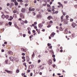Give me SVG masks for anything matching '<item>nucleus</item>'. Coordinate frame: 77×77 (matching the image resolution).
<instances>
[{"mask_svg":"<svg viewBox=\"0 0 77 77\" xmlns=\"http://www.w3.org/2000/svg\"><path fill=\"white\" fill-rule=\"evenodd\" d=\"M10 59L11 61H14V60H15V58L11 57H10Z\"/></svg>","mask_w":77,"mask_h":77,"instance_id":"nucleus-1","label":"nucleus"},{"mask_svg":"<svg viewBox=\"0 0 77 77\" xmlns=\"http://www.w3.org/2000/svg\"><path fill=\"white\" fill-rule=\"evenodd\" d=\"M5 71H6L8 73H9V74H12L13 73L12 71H9L6 69H5Z\"/></svg>","mask_w":77,"mask_h":77,"instance_id":"nucleus-2","label":"nucleus"},{"mask_svg":"<svg viewBox=\"0 0 77 77\" xmlns=\"http://www.w3.org/2000/svg\"><path fill=\"white\" fill-rule=\"evenodd\" d=\"M21 22H22L23 23H22V24H24V23L26 24H27L28 23V21H27V20H25L24 21L23 20H21Z\"/></svg>","mask_w":77,"mask_h":77,"instance_id":"nucleus-3","label":"nucleus"},{"mask_svg":"<svg viewBox=\"0 0 77 77\" xmlns=\"http://www.w3.org/2000/svg\"><path fill=\"white\" fill-rule=\"evenodd\" d=\"M48 63L49 65H51L52 64V61H51V59H50L48 61Z\"/></svg>","mask_w":77,"mask_h":77,"instance_id":"nucleus-4","label":"nucleus"},{"mask_svg":"<svg viewBox=\"0 0 77 77\" xmlns=\"http://www.w3.org/2000/svg\"><path fill=\"white\" fill-rule=\"evenodd\" d=\"M72 26L73 27V28H75V26H76V24L75 23H73L72 25Z\"/></svg>","mask_w":77,"mask_h":77,"instance_id":"nucleus-5","label":"nucleus"},{"mask_svg":"<svg viewBox=\"0 0 77 77\" xmlns=\"http://www.w3.org/2000/svg\"><path fill=\"white\" fill-rule=\"evenodd\" d=\"M20 16L22 18H24V16H23V14L21 13L20 14Z\"/></svg>","mask_w":77,"mask_h":77,"instance_id":"nucleus-6","label":"nucleus"},{"mask_svg":"<svg viewBox=\"0 0 77 77\" xmlns=\"http://www.w3.org/2000/svg\"><path fill=\"white\" fill-rule=\"evenodd\" d=\"M22 12H26V9L23 8L22 9L21 11Z\"/></svg>","mask_w":77,"mask_h":77,"instance_id":"nucleus-7","label":"nucleus"},{"mask_svg":"<svg viewBox=\"0 0 77 77\" xmlns=\"http://www.w3.org/2000/svg\"><path fill=\"white\" fill-rule=\"evenodd\" d=\"M14 5L15 6H17V5H18V3L17 2H16V0H14Z\"/></svg>","mask_w":77,"mask_h":77,"instance_id":"nucleus-8","label":"nucleus"},{"mask_svg":"<svg viewBox=\"0 0 77 77\" xmlns=\"http://www.w3.org/2000/svg\"><path fill=\"white\" fill-rule=\"evenodd\" d=\"M43 26V25H42V23H40L38 24V27H42Z\"/></svg>","mask_w":77,"mask_h":77,"instance_id":"nucleus-9","label":"nucleus"},{"mask_svg":"<svg viewBox=\"0 0 77 77\" xmlns=\"http://www.w3.org/2000/svg\"><path fill=\"white\" fill-rule=\"evenodd\" d=\"M63 16H62L61 17V20L62 22L63 21Z\"/></svg>","mask_w":77,"mask_h":77,"instance_id":"nucleus-10","label":"nucleus"},{"mask_svg":"<svg viewBox=\"0 0 77 77\" xmlns=\"http://www.w3.org/2000/svg\"><path fill=\"white\" fill-rule=\"evenodd\" d=\"M12 6H14V4L11 3L10 4V8H12Z\"/></svg>","mask_w":77,"mask_h":77,"instance_id":"nucleus-11","label":"nucleus"},{"mask_svg":"<svg viewBox=\"0 0 77 77\" xmlns=\"http://www.w3.org/2000/svg\"><path fill=\"white\" fill-rule=\"evenodd\" d=\"M22 59H23L24 60L23 62H25V61H26V60H25V57H24V56H23L22 57Z\"/></svg>","mask_w":77,"mask_h":77,"instance_id":"nucleus-12","label":"nucleus"},{"mask_svg":"<svg viewBox=\"0 0 77 77\" xmlns=\"http://www.w3.org/2000/svg\"><path fill=\"white\" fill-rule=\"evenodd\" d=\"M35 56V53L34 52H33V54L32 55V59H33V57H34Z\"/></svg>","mask_w":77,"mask_h":77,"instance_id":"nucleus-13","label":"nucleus"},{"mask_svg":"<svg viewBox=\"0 0 77 77\" xmlns=\"http://www.w3.org/2000/svg\"><path fill=\"white\" fill-rule=\"evenodd\" d=\"M21 50L22 51H26V49H24L23 48H21Z\"/></svg>","mask_w":77,"mask_h":77,"instance_id":"nucleus-14","label":"nucleus"},{"mask_svg":"<svg viewBox=\"0 0 77 77\" xmlns=\"http://www.w3.org/2000/svg\"><path fill=\"white\" fill-rule=\"evenodd\" d=\"M8 54H12L13 53L11 51H9V52H8Z\"/></svg>","mask_w":77,"mask_h":77,"instance_id":"nucleus-15","label":"nucleus"},{"mask_svg":"<svg viewBox=\"0 0 77 77\" xmlns=\"http://www.w3.org/2000/svg\"><path fill=\"white\" fill-rule=\"evenodd\" d=\"M2 18H5V15L3 14L2 16Z\"/></svg>","mask_w":77,"mask_h":77,"instance_id":"nucleus-16","label":"nucleus"},{"mask_svg":"<svg viewBox=\"0 0 77 77\" xmlns=\"http://www.w3.org/2000/svg\"><path fill=\"white\" fill-rule=\"evenodd\" d=\"M37 17L39 18H41V16L39 14L37 16Z\"/></svg>","mask_w":77,"mask_h":77,"instance_id":"nucleus-17","label":"nucleus"},{"mask_svg":"<svg viewBox=\"0 0 77 77\" xmlns=\"http://www.w3.org/2000/svg\"><path fill=\"white\" fill-rule=\"evenodd\" d=\"M51 16H49L47 18L49 20H50L51 19Z\"/></svg>","mask_w":77,"mask_h":77,"instance_id":"nucleus-18","label":"nucleus"},{"mask_svg":"<svg viewBox=\"0 0 77 77\" xmlns=\"http://www.w3.org/2000/svg\"><path fill=\"white\" fill-rule=\"evenodd\" d=\"M13 17H14V18H17V14H14L13 15Z\"/></svg>","mask_w":77,"mask_h":77,"instance_id":"nucleus-19","label":"nucleus"},{"mask_svg":"<svg viewBox=\"0 0 77 77\" xmlns=\"http://www.w3.org/2000/svg\"><path fill=\"white\" fill-rule=\"evenodd\" d=\"M28 31H30L31 30V28L30 27L28 28Z\"/></svg>","mask_w":77,"mask_h":77,"instance_id":"nucleus-20","label":"nucleus"},{"mask_svg":"<svg viewBox=\"0 0 77 77\" xmlns=\"http://www.w3.org/2000/svg\"><path fill=\"white\" fill-rule=\"evenodd\" d=\"M64 23L65 24H68V21H64Z\"/></svg>","mask_w":77,"mask_h":77,"instance_id":"nucleus-21","label":"nucleus"},{"mask_svg":"<svg viewBox=\"0 0 77 77\" xmlns=\"http://www.w3.org/2000/svg\"><path fill=\"white\" fill-rule=\"evenodd\" d=\"M60 29L61 31H62L63 30V28H62V27H60Z\"/></svg>","mask_w":77,"mask_h":77,"instance_id":"nucleus-22","label":"nucleus"},{"mask_svg":"<svg viewBox=\"0 0 77 77\" xmlns=\"http://www.w3.org/2000/svg\"><path fill=\"white\" fill-rule=\"evenodd\" d=\"M8 24L9 26H11L12 25V22H8Z\"/></svg>","mask_w":77,"mask_h":77,"instance_id":"nucleus-23","label":"nucleus"},{"mask_svg":"<svg viewBox=\"0 0 77 77\" xmlns=\"http://www.w3.org/2000/svg\"><path fill=\"white\" fill-rule=\"evenodd\" d=\"M9 15H7L5 16V18H7V19H8V18H9Z\"/></svg>","mask_w":77,"mask_h":77,"instance_id":"nucleus-24","label":"nucleus"},{"mask_svg":"<svg viewBox=\"0 0 77 77\" xmlns=\"http://www.w3.org/2000/svg\"><path fill=\"white\" fill-rule=\"evenodd\" d=\"M16 71L17 73H18L20 72V70L19 69H17Z\"/></svg>","mask_w":77,"mask_h":77,"instance_id":"nucleus-25","label":"nucleus"},{"mask_svg":"<svg viewBox=\"0 0 77 77\" xmlns=\"http://www.w3.org/2000/svg\"><path fill=\"white\" fill-rule=\"evenodd\" d=\"M72 37H74V36H75V34L74 33H73L72 34Z\"/></svg>","mask_w":77,"mask_h":77,"instance_id":"nucleus-26","label":"nucleus"},{"mask_svg":"<svg viewBox=\"0 0 77 77\" xmlns=\"http://www.w3.org/2000/svg\"><path fill=\"white\" fill-rule=\"evenodd\" d=\"M29 11H32V8L30 7L29 9Z\"/></svg>","mask_w":77,"mask_h":77,"instance_id":"nucleus-27","label":"nucleus"},{"mask_svg":"<svg viewBox=\"0 0 77 77\" xmlns=\"http://www.w3.org/2000/svg\"><path fill=\"white\" fill-rule=\"evenodd\" d=\"M52 66L53 68H55V67H56V65L55 64H53L52 65Z\"/></svg>","mask_w":77,"mask_h":77,"instance_id":"nucleus-28","label":"nucleus"},{"mask_svg":"<svg viewBox=\"0 0 77 77\" xmlns=\"http://www.w3.org/2000/svg\"><path fill=\"white\" fill-rule=\"evenodd\" d=\"M5 62L6 63H8V60H5Z\"/></svg>","mask_w":77,"mask_h":77,"instance_id":"nucleus-29","label":"nucleus"},{"mask_svg":"<svg viewBox=\"0 0 77 77\" xmlns=\"http://www.w3.org/2000/svg\"><path fill=\"white\" fill-rule=\"evenodd\" d=\"M28 32L29 34V35L31 34V32H30V31H28Z\"/></svg>","mask_w":77,"mask_h":77,"instance_id":"nucleus-30","label":"nucleus"},{"mask_svg":"<svg viewBox=\"0 0 77 77\" xmlns=\"http://www.w3.org/2000/svg\"><path fill=\"white\" fill-rule=\"evenodd\" d=\"M15 60L16 61V62H18V58H16Z\"/></svg>","mask_w":77,"mask_h":77,"instance_id":"nucleus-31","label":"nucleus"},{"mask_svg":"<svg viewBox=\"0 0 77 77\" xmlns=\"http://www.w3.org/2000/svg\"><path fill=\"white\" fill-rule=\"evenodd\" d=\"M51 11H53V12H54V11H55V10H54V8H52L51 9Z\"/></svg>","mask_w":77,"mask_h":77,"instance_id":"nucleus-32","label":"nucleus"},{"mask_svg":"<svg viewBox=\"0 0 77 77\" xmlns=\"http://www.w3.org/2000/svg\"><path fill=\"white\" fill-rule=\"evenodd\" d=\"M73 19H70V21L71 22H72L73 21Z\"/></svg>","mask_w":77,"mask_h":77,"instance_id":"nucleus-33","label":"nucleus"},{"mask_svg":"<svg viewBox=\"0 0 77 77\" xmlns=\"http://www.w3.org/2000/svg\"><path fill=\"white\" fill-rule=\"evenodd\" d=\"M58 12H59V11H56L55 12V14H58Z\"/></svg>","mask_w":77,"mask_h":77,"instance_id":"nucleus-34","label":"nucleus"},{"mask_svg":"<svg viewBox=\"0 0 77 77\" xmlns=\"http://www.w3.org/2000/svg\"><path fill=\"white\" fill-rule=\"evenodd\" d=\"M32 32L33 33H35V32H36V31L33 30H32Z\"/></svg>","mask_w":77,"mask_h":77,"instance_id":"nucleus-35","label":"nucleus"},{"mask_svg":"<svg viewBox=\"0 0 77 77\" xmlns=\"http://www.w3.org/2000/svg\"><path fill=\"white\" fill-rule=\"evenodd\" d=\"M51 27V25H49L47 26V27L48 28H49V27Z\"/></svg>","mask_w":77,"mask_h":77,"instance_id":"nucleus-36","label":"nucleus"},{"mask_svg":"<svg viewBox=\"0 0 77 77\" xmlns=\"http://www.w3.org/2000/svg\"><path fill=\"white\" fill-rule=\"evenodd\" d=\"M51 10H48V12H50L51 13H52V12H51Z\"/></svg>","mask_w":77,"mask_h":77,"instance_id":"nucleus-37","label":"nucleus"},{"mask_svg":"<svg viewBox=\"0 0 77 77\" xmlns=\"http://www.w3.org/2000/svg\"><path fill=\"white\" fill-rule=\"evenodd\" d=\"M50 51V52H52V53H53V54H54V52H53V51L50 50V51Z\"/></svg>","mask_w":77,"mask_h":77,"instance_id":"nucleus-38","label":"nucleus"},{"mask_svg":"<svg viewBox=\"0 0 77 77\" xmlns=\"http://www.w3.org/2000/svg\"><path fill=\"white\" fill-rule=\"evenodd\" d=\"M34 3H36V0H34Z\"/></svg>","mask_w":77,"mask_h":77,"instance_id":"nucleus-39","label":"nucleus"},{"mask_svg":"<svg viewBox=\"0 0 77 77\" xmlns=\"http://www.w3.org/2000/svg\"><path fill=\"white\" fill-rule=\"evenodd\" d=\"M52 35H53L54 36L55 35V33L54 32H52L51 34Z\"/></svg>","mask_w":77,"mask_h":77,"instance_id":"nucleus-40","label":"nucleus"},{"mask_svg":"<svg viewBox=\"0 0 77 77\" xmlns=\"http://www.w3.org/2000/svg\"><path fill=\"white\" fill-rule=\"evenodd\" d=\"M23 65H25V66H26V67H27V65H26V63H23Z\"/></svg>","mask_w":77,"mask_h":77,"instance_id":"nucleus-41","label":"nucleus"},{"mask_svg":"<svg viewBox=\"0 0 77 77\" xmlns=\"http://www.w3.org/2000/svg\"><path fill=\"white\" fill-rule=\"evenodd\" d=\"M22 56H25V53H22Z\"/></svg>","mask_w":77,"mask_h":77,"instance_id":"nucleus-42","label":"nucleus"},{"mask_svg":"<svg viewBox=\"0 0 77 77\" xmlns=\"http://www.w3.org/2000/svg\"><path fill=\"white\" fill-rule=\"evenodd\" d=\"M53 60L54 62H56V59H55V58H54Z\"/></svg>","mask_w":77,"mask_h":77,"instance_id":"nucleus-43","label":"nucleus"},{"mask_svg":"<svg viewBox=\"0 0 77 77\" xmlns=\"http://www.w3.org/2000/svg\"><path fill=\"white\" fill-rule=\"evenodd\" d=\"M30 76H32L33 75V73H31L30 74Z\"/></svg>","mask_w":77,"mask_h":77,"instance_id":"nucleus-44","label":"nucleus"},{"mask_svg":"<svg viewBox=\"0 0 77 77\" xmlns=\"http://www.w3.org/2000/svg\"><path fill=\"white\" fill-rule=\"evenodd\" d=\"M35 11V8H32L31 11Z\"/></svg>","mask_w":77,"mask_h":77,"instance_id":"nucleus-45","label":"nucleus"},{"mask_svg":"<svg viewBox=\"0 0 77 77\" xmlns=\"http://www.w3.org/2000/svg\"><path fill=\"white\" fill-rule=\"evenodd\" d=\"M20 2L22 3V2H23V0H20Z\"/></svg>","mask_w":77,"mask_h":77,"instance_id":"nucleus-46","label":"nucleus"},{"mask_svg":"<svg viewBox=\"0 0 77 77\" xmlns=\"http://www.w3.org/2000/svg\"><path fill=\"white\" fill-rule=\"evenodd\" d=\"M25 6H28V4H26L25 5Z\"/></svg>","mask_w":77,"mask_h":77,"instance_id":"nucleus-47","label":"nucleus"},{"mask_svg":"<svg viewBox=\"0 0 77 77\" xmlns=\"http://www.w3.org/2000/svg\"><path fill=\"white\" fill-rule=\"evenodd\" d=\"M66 18H69V16L66 15Z\"/></svg>","mask_w":77,"mask_h":77,"instance_id":"nucleus-48","label":"nucleus"},{"mask_svg":"<svg viewBox=\"0 0 77 77\" xmlns=\"http://www.w3.org/2000/svg\"><path fill=\"white\" fill-rule=\"evenodd\" d=\"M13 12L14 13H16L17 12V11H16V10L14 11H13Z\"/></svg>","mask_w":77,"mask_h":77,"instance_id":"nucleus-49","label":"nucleus"},{"mask_svg":"<svg viewBox=\"0 0 77 77\" xmlns=\"http://www.w3.org/2000/svg\"><path fill=\"white\" fill-rule=\"evenodd\" d=\"M34 28L36 29H37V26H34Z\"/></svg>","mask_w":77,"mask_h":77,"instance_id":"nucleus-50","label":"nucleus"},{"mask_svg":"<svg viewBox=\"0 0 77 77\" xmlns=\"http://www.w3.org/2000/svg\"><path fill=\"white\" fill-rule=\"evenodd\" d=\"M55 55H52L53 57H54V58H55L54 57H55Z\"/></svg>","mask_w":77,"mask_h":77,"instance_id":"nucleus-51","label":"nucleus"},{"mask_svg":"<svg viewBox=\"0 0 77 77\" xmlns=\"http://www.w3.org/2000/svg\"><path fill=\"white\" fill-rule=\"evenodd\" d=\"M34 25H35H35L37 24V22H35L34 23Z\"/></svg>","mask_w":77,"mask_h":77,"instance_id":"nucleus-52","label":"nucleus"},{"mask_svg":"<svg viewBox=\"0 0 77 77\" xmlns=\"http://www.w3.org/2000/svg\"><path fill=\"white\" fill-rule=\"evenodd\" d=\"M74 7H75V8H77V5H74Z\"/></svg>","mask_w":77,"mask_h":77,"instance_id":"nucleus-53","label":"nucleus"},{"mask_svg":"<svg viewBox=\"0 0 77 77\" xmlns=\"http://www.w3.org/2000/svg\"><path fill=\"white\" fill-rule=\"evenodd\" d=\"M26 34H23V37H26Z\"/></svg>","mask_w":77,"mask_h":77,"instance_id":"nucleus-54","label":"nucleus"},{"mask_svg":"<svg viewBox=\"0 0 77 77\" xmlns=\"http://www.w3.org/2000/svg\"><path fill=\"white\" fill-rule=\"evenodd\" d=\"M51 44H50V43H48V46H49V47L50 46Z\"/></svg>","mask_w":77,"mask_h":77,"instance_id":"nucleus-55","label":"nucleus"},{"mask_svg":"<svg viewBox=\"0 0 77 77\" xmlns=\"http://www.w3.org/2000/svg\"><path fill=\"white\" fill-rule=\"evenodd\" d=\"M47 6L48 7H50V5H49L48 4L47 5Z\"/></svg>","mask_w":77,"mask_h":77,"instance_id":"nucleus-56","label":"nucleus"},{"mask_svg":"<svg viewBox=\"0 0 77 77\" xmlns=\"http://www.w3.org/2000/svg\"><path fill=\"white\" fill-rule=\"evenodd\" d=\"M32 26L33 27V26H35V24H32V26H31V27H32Z\"/></svg>","mask_w":77,"mask_h":77,"instance_id":"nucleus-57","label":"nucleus"},{"mask_svg":"<svg viewBox=\"0 0 77 77\" xmlns=\"http://www.w3.org/2000/svg\"><path fill=\"white\" fill-rule=\"evenodd\" d=\"M50 36H51V37H54V35L52 34Z\"/></svg>","mask_w":77,"mask_h":77,"instance_id":"nucleus-58","label":"nucleus"},{"mask_svg":"<svg viewBox=\"0 0 77 77\" xmlns=\"http://www.w3.org/2000/svg\"><path fill=\"white\" fill-rule=\"evenodd\" d=\"M42 56L40 55H39L38 56V57H41Z\"/></svg>","mask_w":77,"mask_h":77,"instance_id":"nucleus-59","label":"nucleus"},{"mask_svg":"<svg viewBox=\"0 0 77 77\" xmlns=\"http://www.w3.org/2000/svg\"><path fill=\"white\" fill-rule=\"evenodd\" d=\"M43 5L44 6H46V4H44Z\"/></svg>","mask_w":77,"mask_h":77,"instance_id":"nucleus-60","label":"nucleus"},{"mask_svg":"<svg viewBox=\"0 0 77 77\" xmlns=\"http://www.w3.org/2000/svg\"><path fill=\"white\" fill-rule=\"evenodd\" d=\"M68 31H65V34H66L67 33H68Z\"/></svg>","mask_w":77,"mask_h":77,"instance_id":"nucleus-61","label":"nucleus"},{"mask_svg":"<svg viewBox=\"0 0 77 77\" xmlns=\"http://www.w3.org/2000/svg\"><path fill=\"white\" fill-rule=\"evenodd\" d=\"M5 51V50L3 49H2V52H4Z\"/></svg>","mask_w":77,"mask_h":77,"instance_id":"nucleus-62","label":"nucleus"},{"mask_svg":"<svg viewBox=\"0 0 77 77\" xmlns=\"http://www.w3.org/2000/svg\"><path fill=\"white\" fill-rule=\"evenodd\" d=\"M10 5V4H9V3H8L7 4V6H9V5Z\"/></svg>","mask_w":77,"mask_h":77,"instance_id":"nucleus-63","label":"nucleus"},{"mask_svg":"<svg viewBox=\"0 0 77 77\" xmlns=\"http://www.w3.org/2000/svg\"><path fill=\"white\" fill-rule=\"evenodd\" d=\"M55 13L54 12V11H53V12L52 13V14H55Z\"/></svg>","mask_w":77,"mask_h":77,"instance_id":"nucleus-64","label":"nucleus"}]
</instances>
